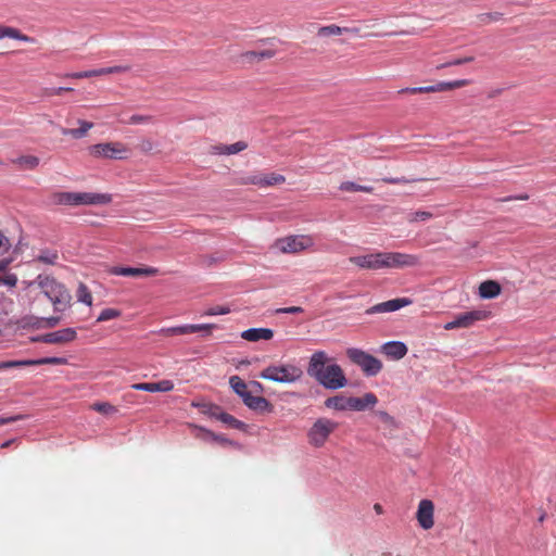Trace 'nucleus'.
Here are the masks:
<instances>
[{"label":"nucleus","mask_w":556,"mask_h":556,"mask_svg":"<svg viewBox=\"0 0 556 556\" xmlns=\"http://www.w3.org/2000/svg\"><path fill=\"white\" fill-rule=\"evenodd\" d=\"M307 375L319 384L329 390H338L346 387L348 379L343 369L338 364H329V356L325 351H315L308 361Z\"/></svg>","instance_id":"nucleus-1"},{"label":"nucleus","mask_w":556,"mask_h":556,"mask_svg":"<svg viewBox=\"0 0 556 556\" xmlns=\"http://www.w3.org/2000/svg\"><path fill=\"white\" fill-rule=\"evenodd\" d=\"M49 201L53 205L79 206L106 204L111 197L104 193L58 191L50 195Z\"/></svg>","instance_id":"nucleus-2"},{"label":"nucleus","mask_w":556,"mask_h":556,"mask_svg":"<svg viewBox=\"0 0 556 556\" xmlns=\"http://www.w3.org/2000/svg\"><path fill=\"white\" fill-rule=\"evenodd\" d=\"M38 286L42 293L52 302L54 309L63 312L71 302V294L67 289L50 276H38Z\"/></svg>","instance_id":"nucleus-3"},{"label":"nucleus","mask_w":556,"mask_h":556,"mask_svg":"<svg viewBox=\"0 0 556 556\" xmlns=\"http://www.w3.org/2000/svg\"><path fill=\"white\" fill-rule=\"evenodd\" d=\"M303 375L304 372L300 366L283 363L267 366L260 372V378L277 383L291 384L300 381Z\"/></svg>","instance_id":"nucleus-4"},{"label":"nucleus","mask_w":556,"mask_h":556,"mask_svg":"<svg viewBox=\"0 0 556 556\" xmlns=\"http://www.w3.org/2000/svg\"><path fill=\"white\" fill-rule=\"evenodd\" d=\"M339 424L326 417L317 418L307 431L309 445L319 448L328 441L329 437L337 430Z\"/></svg>","instance_id":"nucleus-5"},{"label":"nucleus","mask_w":556,"mask_h":556,"mask_svg":"<svg viewBox=\"0 0 556 556\" xmlns=\"http://www.w3.org/2000/svg\"><path fill=\"white\" fill-rule=\"evenodd\" d=\"M315 240L311 235H291L275 241L274 248L283 254H296L314 247Z\"/></svg>","instance_id":"nucleus-6"},{"label":"nucleus","mask_w":556,"mask_h":556,"mask_svg":"<svg viewBox=\"0 0 556 556\" xmlns=\"http://www.w3.org/2000/svg\"><path fill=\"white\" fill-rule=\"evenodd\" d=\"M346 356L353 364L359 366L366 376H376L382 369V363L377 357L361 349H348Z\"/></svg>","instance_id":"nucleus-7"},{"label":"nucleus","mask_w":556,"mask_h":556,"mask_svg":"<svg viewBox=\"0 0 556 556\" xmlns=\"http://www.w3.org/2000/svg\"><path fill=\"white\" fill-rule=\"evenodd\" d=\"M382 269L384 268H405L414 267L419 264L416 255L401 252H382L381 255Z\"/></svg>","instance_id":"nucleus-8"},{"label":"nucleus","mask_w":556,"mask_h":556,"mask_svg":"<svg viewBox=\"0 0 556 556\" xmlns=\"http://www.w3.org/2000/svg\"><path fill=\"white\" fill-rule=\"evenodd\" d=\"M468 79H458L454 81H441L435 85L426 86V87H406L401 90H399V93H409V94H417V93H431V92H443L448 91L457 88H462L469 85Z\"/></svg>","instance_id":"nucleus-9"},{"label":"nucleus","mask_w":556,"mask_h":556,"mask_svg":"<svg viewBox=\"0 0 556 556\" xmlns=\"http://www.w3.org/2000/svg\"><path fill=\"white\" fill-rule=\"evenodd\" d=\"M91 152L96 156L124 160L129 152L128 148L122 142L98 143L91 148Z\"/></svg>","instance_id":"nucleus-10"},{"label":"nucleus","mask_w":556,"mask_h":556,"mask_svg":"<svg viewBox=\"0 0 556 556\" xmlns=\"http://www.w3.org/2000/svg\"><path fill=\"white\" fill-rule=\"evenodd\" d=\"M413 301L409 298H397L392 299L386 302H381L378 304H375L370 307H368L365 311V314L367 315H374V314H386V313H392L395 311H399L403 307H406L410 305Z\"/></svg>","instance_id":"nucleus-11"},{"label":"nucleus","mask_w":556,"mask_h":556,"mask_svg":"<svg viewBox=\"0 0 556 556\" xmlns=\"http://www.w3.org/2000/svg\"><path fill=\"white\" fill-rule=\"evenodd\" d=\"M110 275L114 276H125V277H151L159 274V269L155 267H122V266H113L108 269Z\"/></svg>","instance_id":"nucleus-12"},{"label":"nucleus","mask_w":556,"mask_h":556,"mask_svg":"<svg viewBox=\"0 0 556 556\" xmlns=\"http://www.w3.org/2000/svg\"><path fill=\"white\" fill-rule=\"evenodd\" d=\"M76 330L74 328H64L53 332L45 333L36 339L38 342L48 344H64L76 339Z\"/></svg>","instance_id":"nucleus-13"},{"label":"nucleus","mask_w":556,"mask_h":556,"mask_svg":"<svg viewBox=\"0 0 556 556\" xmlns=\"http://www.w3.org/2000/svg\"><path fill=\"white\" fill-rule=\"evenodd\" d=\"M416 518L424 530H429L434 526V505L430 500H421L418 505Z\"/></svg>","instance_id":"nucleus-14"},{"label":"nucleus","mask_w":556,"mask_h":556,"mask_svg":"<svg viewBox=\"0 0 556 556\" xmlns=\"http://www.w3.org/2000/svg\"><path fill=\"white\" fill-rule=\"evenodd\" d=\"M381 255L382 252L351 256L349 262L363 269L379 270L382 269Z\"/></svg>","instance_id":"nucleus-15"},{"label":"nucleus","mask_w":556,"mask_h":556,"mask_svg":"<svg viewBox=\"0 0 556 556\" xmlns=\"http://www.w3.org/2000/svg\"><path fill=\"white\" fill-rule=\"evenodd\" d=\"M4 38L20 40L27 43L36 42L34 37L23 34L18 28L0 24V40Z\"/></svg>","instance_id":"nucleus-16"},{"label":"nucleus","mask_w":556,"mask_h":556,"mask_svg":"<svg viewBox=\"0 0 556 556\" xmlns=\"http://www.w3.org/2000/svg\"><path fill=\"white\" fill-rule=\"evenodd\" d=\"M274 337V331L269 328H250L241 332V338L250 341L257 342L261 340H271Z\"/></svg>","instance_id":"nucleus-17"},{"label":"nucleus","mask_w":556,"mask_h":556,"mask_svg":"<svg viewBox=\"0 0 556 556\" xmlns=\"http://www.w3.org/2000/svg\"><path fill=\"white\" fill-rule=\"evenodd\" d=\"M378 403L376 394L368 392L363 397L351 396L350 410L362 412Z\"/></svg>","instance_id":"nucleus-18"},{"label":"nucleus","mask_w":556,"mask_h":556,"mask_svg":"<svg viewBox=\"0 0 556 556\" xmlns=\"http://www.w3.org/2000/svg\"><path fill=\"white\" fill-rule=\"evenodd\" d=\"M244 405H247L250 409L260 412V413H271L274 409L273 404L263 396H253L250 394L248 399H244Z\"/></svg>","instance_id":"nucleus-19"},{"label":"nucleus","mask_w":556,"mask_h":556,"mask_svg":"<svg viewBox=\"0 0 556 556\" xmlns=\"http://www.w3.org/2000/svg\"><path fill=\"white\" fill-rule=\"evenodd\" d=\"M382 352L394 359H401L407 354V346L403 342L391 341L382 345Z\"/></svg>","instance_id":"nucleus-20"},{"label":"nucleus","mask_w":556,"mask_h":556,"mask_svg":"<svg viewBox=\"0 0 556 556\" xmlns=\"http://www.w3.org/2000/svg\"><path fill=\"white\" fill-rule=\"evenodd\" d=\"M358 31H359V29L356 27H340L338 25L332 24V25L320 27L318 29L317 34L319 37H328V36H339L344 33L357 35Z\"/></svg>","instance_id":"nucleus-21"},{"label":"nucleus","mask_w":556,"mask_h":556,"mask_svg":"<svg viewBox=\"0 0 556 556\" xmlns=\"http://www.w3.org/2000/svg\"><path fill=\"white\" fill-rule=\"evenodd\" d=\"M501 293V286L495 280H485L479 286V296L482 299H494Z\"/></svg>","instance_id":"nucleus-22"},{"label":"nucleus","mask_w":556,"mask_h":556,"mask_svg":"<svg viewBox=\"0 0 556 556\" xmlns=\"http://www.w3.org/2000/svg\"><path fill=\"white\" fill-rule=\"evenodd\" d=\"M9 264V260L0 261V285L14 288L17 283V276L8 269Z\"/></svg>","instance_id":"nucleus-23"},{"label":"nucleus","mask_w":556,"mask_h":556,"mask_svg":"<svg viewBox=\"0 0 556 556\" xmlns=\"http://www.w3.org/2000/svg\"><path fill=\"white\" fill-rule=\"evenodd\" d=\"M274 55L275 51L273 50L247 51L241 53L240 59L243 63L253 64L261 60L271 59Z\"/></svg>","instance_id":"nucleus-24"},{"label":"nucleus","mask_w":556,"mask_h":556,"mask_svg":"<svg viewBox=\"0 0 556 556\" xmlns=\"http://www.w3.org/2000/svg\"><path fill=\"white\" fill-rule=\"evenodd\" d=\"M78 124L79 128H62V135L79 139L85 137L87 132L93 127V123L83 119H79Z\"/></svg>","instance_id":"nucleus-25"},{"label":"nucleus","mask_w":556,"mask_h":556,"mask_svg":"<svg viewBox=\"0 0 556 556\" xmlns=\"http://www.w3.org/2000/svg\"><path fill=\"white\" fill-rule=\"evenodd\" d=\"M351 396L344 395H334L328 397L325 401V406L327 408L336 409V410H350Z\"/></svg>","instance_id":"nucleus-26"},{"label":"nucleus","mask_w":556,"mask_h":556,"mask_svg":"<svg viewBox=\"0 0 556 556\" xmlns=\"http://www.w3.org/2000/svg\"><path fill=\"white\" fill-rule=\"evenodd\" d=\"M229 384L233 392L238 394L243 402L244 399L250 396L251 392L248 390V384L239 376H231L229 378Z\"/></svg>","instance_id":"nucleus-27"},{"label":"nucleus","mask_w":556,"mask_h":556,"mask_svg":"<svg viewBox=\"0 0 556 556\" xmlns=\"http://www.w3.org/2000/svg\"><path fill=\"white\" fill-rule=\"evenodd\" d=\"M248 148V143L245 141H237L232 144H220L214 147V151L217 154H237Z\"/></svg>","instance_id":"nucleus-28"},{"label":"nucleus","mask_w":556,"mask_h":556,"mask_svg":"<svg viewBox=\"0 0 556 556\" xmlns=\"http://www.w3.org/2000/svg\"><path fill=\"white\" fill-rule=\"evenodd\" d=\"M462 328H468L475 324V321L481 320L485 317L484 313L480 311H472L464 313L457 316Z\"/></svg>","instance_id":"nucleus-29"},{"label":"nucleus","mask_w":556,"mask_h":556,"mask_svg":"<svg viewBox=\"0 0 556 556\" xmlns=\"http://www.w3.org/2000/svg\"><path fill=\"white\" fill-rule=\"evenodd\" d=\"M24 367L38 366V365H65L67 359L65 357H43L39 359H23Z\"/></svg>","instance_id":"nucleus-30"},{"label":"nucleus","mask_w":556,"mask_h":556,"mask_svg":"<svg viewBox=\"0 0 556 556\" xmlns=\"http://www.w3.org/2000/svg\"><path fill=\"white\" fill-rule=\"evenodd\" d=\"M20 169H34L39 165V159L35 155H23L12 160Z\"/></svg>","instance_id":"nucleus-31"},{"label":"nucleus","mask_w":556,"mask_h":556,"mask_svg":"<svg viewBox=\"0 0 556 556\" xmlns=\"http://www.w3.org/2000/svg\"><path fill=\"white\" fill-rule=\"evenodd\" d=\"M339 189L341 191H348V192H366V193H370L372 192V187H369V186H362V185H357L353 181H343Z\"/></svg>","instance_id":"nucleus-32"},{"label":"nucleus","mask_w":556,"mask_h":556,"mask_svg":"<svg viewBox=\"0 0 556 556\" xmlns=\"http://www.w3.org/2000/svg\"><path fill=\"white\" fill-rule=\"evenodd\" d=\"M190 428L194 431V437L197 439H200V440H203V441H207V440L218 441V440H220L218 435L214 434L210 430H206V429H204L202 427H199V426H195V425H190Z\"/></svg>","instance_id":"nucleus-33"},{"label":"nucleus","mask_w":556,"mask_h":556,"mask_svg":"<svg viewBox=\"0 0 556 556\" xmlns=\"http://www.w3.org/2000/svg\"><path fill=\"white\" fill-rule=\"evenodd\" d=\"M76 296L79 302L86 305L90 306L92 304V294L89 291L88 287L83 282H80L77 288Z\"/></svg>","instance_id":"nucleus-34"},{"label":"nucleus","mask_w":556,"mask_h":556,"mask_svg":"<svg viewBox=\"0 0 556 556\" xmlns=\"http://www.w3.org/2000/svg\"><path fill=\"white\" fill-rule=\"evenodd\" d=\"M104 75H106L105 67H102V68H98V70L72 73V74H68L67 77H71L74 79H81V78H90V77L104 76Z\"/></svg>","instance_id":"nucleus-35"},{"label":"nucleus","mask_w":556,"mask_h":556,"mask_svg":"<svg viewBox=\"0 0 556 556\" xmlns=\"http://www.w3.org/2000/svg\"><path fill=\"white\" fill-rule=\"evenodd\" d=\"M90 408L103 415H114L117 413V408L109 402H96Z\"/></svg>","instance_id":"nucleus-36"},{"label":"nucleus","mask_w":556,"mask_h":556,"mask_svg":"<svg viewBox=\"0 0 556 556\" xmlns=\"http://www.w3.org/2000/svg\"><path fill=\"white\" fill-rule=\"evenodd\" d=\"M286 181L285 176L276 173L263 174V187L281 185Z\"/></svg>","instance_id":"nucleus-37"},{"label":"nucleus","mask_w":556,"mask_h":556,"mask_svg":"<svg viewBox=\"0 0 556 556\" xmlns=\"http://www.w3.org/2000/svg\"><path fill=\"white\" fill-rule=\"evenodd\" d=\"M190 330H192V328H187L186 325H182V326L163 328L160 330V333L163 336H182V334H189Z\"/></svg>","instance_id":"nucleus-38"},{"label":"nucleus","mask_w":556,"mask_h":556,"mask_svg":"<svg viewBox=\"0 0 556 556\" xmlns=\"http://www.w3.org/2000/svg\"><path fill=\"white\" fill-rule=\"evenodd\" d=\"M122 315L121 311L116 308L103 309L97 318V323L108 321L114 318H118Z\"/></svg>","instance_id":"nucleus-39"},{"label":"nucleus","mask_w":556,"mask_h":556,"mask_svg":"<svg viewBox=\"0 0 556 556\" xmlns=\"http://www.w3.org/2000/svg\"><path fill=\"white\" fill-rule=\"evenodd\" d=\"M222 422L232 427V428H236V429H240L242 428L243 426V422L236 419L232 415L228 414V413H222L218 415L217 417Z\"/></svg>","instance_id":"nucleus-40"},{"label":"nucleus","mask_w":556,"mask_h":556,"mask_svg":"<svg viewBox=\"0 0 556 556\" xmlns=\"http://www.w3.org/2000/svg\"><path fill=\"white\" fill-rule=\"evenodd\" d=\"M59 255L55 251H43L38 256L37 260L41 263L53 265L56 263Z\"/></svg>","instance_id":"nucleus-41"},{"label":"nucleus","mask_w":556,"mask_h":556,"mask_svg":"<svg viewBox=\"0 0 556 556\" xmlns=\"http://www.w3.org/2000/svg\"><path fill=\"white\" fill-rule=\"evenodd\" d=\"M433 217V214L431 212H428V211H416V212H413L408 215V222L409 223H415V222H419V220H428L430 218Z\"/></svg>","instance_id":"nucleus-42"},{"label":"nucleus","mask_w":556,"mask_h":556,"mask_svg":"<svg viewBox=\"0 0 556 556\" xmlns=\"http://www.w3.org/2000/svg\"><path fill=\"white\" fill-rule=\"evenodd\" d=\"M240 185H255L263 187V174H254L242 177L239 181Z\"/></svg>","instance_id":"nucleus-43"},{"label":"nucleus","mask_w":556,"mask_h":556,"mask_svg":"<svg viewBox=\"0 0 556 556\" xmlns=\"http://www.w3.org/2000/svg\"><path fill=\"white\" fill-rule=\"evenodd\" d=\"M229 313H230V308L228 306L217 305V306H213V307H210L208 309H206L203 313V315L204 316H216V315H226Z\"/></svg>","instance_id":"nucleus-44"},{"label":"nucleus","mask_w":556,"mask_h":556,"mask_svg":"<svg viewBox=\"0 0 556 556\" xmlns=\"http://www.w3.org/2000/svg\"><path fill=\"white\" fill-rule=\"evenodd\" d=\"M473 60H475L473 56L458 58V59L452 60L450 62H446L444 64L438 65L437 68L440 70V68L447 67V66L462 65V64H465V63H470Z\"/></svg>","instance_id":"nucleus-45"},{"label":"nucleus","mask_w":556,"mask_h":556,"mask_svg":"<svg viewBox=\"0 0 556 556\" xmlns=\"http://www.w3.org/2000/svg\"><path fill=\"white\" fill-rule=\"evenodd\" d=\"M150 122H152V116H150V115L134 114L129 117V119L127 121V124L138 125V124H148Z\"/></svg>","instance_id":"nucleus-46"},{"label":"nucleus","mask_w":556,"mask_h":556,"mask_svg":"<svg viewBox=\"0 0 556 556\" xmlns=\"http://www.w3.org/2000/svg\"><path fill=\"white\" fill-rule=\"evenodd\" d=\"M187 328H192L190 330V333L198 332V331H206L207 334H211V330L216 328V325L214 324H202V325H186Z\"/></svg>","instance_id":"nucleus-47"},{"label":"nucleus","mask_w":556,"mask_h":556,"mask_svg":"<svg viewBox=\"0 0 556 556\" xmlns=\"http://www.w3.org/2000/svg\"><path fill=\"white\" fill-rule=\"evenodd\" d=\"M131 70L130 65H115L105 67L106 75L127 73Z\"/></svg>","instance_id":"nucleus-48"},{"label":"nucleus","mask_w":556,"mask_h":556,"mask_svg":"<svg viewBox=\"0 0 556 556\" xmlns=\"http://www.w3.org/2000/svg\"><path fill=\"white\" fill-rule=\"evenodd\" d=\"M138 148L143 153H150L154 148V142L150 138H142L138 144Z\"/></svg>","instance_id":"nucleus-49"},{"label":"nucleus","mask_w":556,"mask_h":556,"mask_svg":"<svg viewBox=\"0 0 556 556\" xmlns=\"http://www.w3.org/2000/svg\"><path fill=\"white\" fill-rule=\"evenodd\" d=\"M21 367H24L23 361L0 362V370Z\"/></svg>","instance_id":"nucleus-50"},{"label":"nucleus","mask_w":556,"mask_h":556,"mask_svg":"<svg viewBox=\"0 0 556 556\" xmlns=\"http://www.w3.org/2000/svg\"><path fill=\"white\" fill-rule=\"evenodd\" d=\"M303 312L301 306H289L277 309V314H300Z\"/></svg>","instance_id":"nucleus-51"},{"label":"nucleus","mask_w":556,"mask_h":556,"mask_svg":"<svg viewBox=\"0 0 556 556\" xmlns=\"http://www.w3.org/2000/svg\"><path fill=\"white\" fill-rule=\"evenodd\" d=\"M376 415L379 417V419L387 424V425H393L394 424V418L389 415L387 412L384 410H378L376 412Z\"/></svg>","instance_id":"nucleus-52"},{"label":"nucleus","mask_w":556,"mask_h":556,"mask_svg":"<svg viewBox=\"0 0 556 556\" xmlns=\"http://www.w3.org/2000/svg\"><path fill=\"white\" fill-rule=\"evenodd\" d=\"M73 91L70 87H59V88H52L47 89L46 94L48 96H61L63 92Z\"/></svg>","instance_id":"nucleus-53"},{"label":"nucleus","mask_w":556,"mask_h":556,"mask_svg":"<svg viewBox=\"0 0 556 556\" xmlns=\"http://www.w3.org/2000/svg\"><path fill=\"white\" fill-rule=\"evenodd\" d=\"M11 244L9 239L0 232V255L9 251Z\"/></svg>","instance_id":"nucleus-54"},{"label":"nucleus","mask_w":556,"mask_h":556,"mask_svg":"<svg viewBox=\"0 0 556 556\" xmlns=\"http://www.w3.org/2000/svg\"><path fill=\"white\" fill-rule=\"evenodd\" d=\"M382 181L386 184H391V185L409 182V180L406 179L405 177H386V178H382Z\"/></svg>","instance_id":"nucleus-55"},{"label":"nucleus","mask_w":556,"mask_h":556,"mask_svg":"<svg viewBox=\"0 0 556 556\" xmlns=\"http://www.w3.org/2000/svg\"><path fill=\"white\" fill-rule=\"evenodd\" d=\"M160 392H169L174 389V383L170 380H161L159 381Z\"/></svg>","instance_id":"nucleus-56"},{"label":"nucleus","mask_w":556,"mask_h":556,"mask_svg":"<svg viewBox=\"0 0 556 556\" xmlns=\"http://www.w3.org/2000/svg\"><path fill=\"white\" fill-rule=\"evenodd\" d=\"M131 388L138 391L150 392V382L134 383Z\"/></svg>","instance_id":"nucleus-57"},{"label":"nucleus","mask_w":556,"mask_h":556,"mask_svg":"<svg viewBox=\"0 0 556 556\" xmlns=\"http://www.w3.org/2000/svg\"><path fill=\"white\" fill-rule=\"evenodd\" d=\"M456 328H462L458 317H456L454 320L448 321L444 325L445 330H452V329H456Z\"/></svg>","instance_id":"nucleus-58"},{"label":"nucleus","mask_w":556,"mask_h":556,"mask_svg":"<svg viewBox=\"0 0 556 556\" xmlns=\"http://www.w3.org/2000/svg\"><path fill=\"white\" fill-rule=\"evenodd\" d=\"M46 321L48 327H55L60 323V317H50Z\"/></svg>","instance_id":"nucleus-59"},{"label":"nucleus","mask_w":556,"mask_h":556,"mask_svg":"<svg viewBox=\"0 0 556 556\" xmlns=\"http://www.w3.org/2000/svg\"><path fill=\"white\" fill-rule=\"evenodd\" d=\"M17 417H10V418H0V426L10 424L12 421H15Z\"/></svg>","instance_id":"nucleus-60"},{"label":"nucleus","mask_w":556,"mask_h":556,"mask_svg":"<svg viewBox=\"0 0 556 556\" xmlns=\"http://www.w3.org/2000/svg\"><path fill=\"white\" fill-rule=\"evenodd\" d=\"M150 392H160L159 382H150Z\"/></svg>","instance_id":"nucleus-61"},{"label":"nucleus","mask_w":556,"mask_h":556,"mask_svg":"<svg viewBox=\"0 0 556 556\" xmlns=\"http://www.w3.org/2000/svg\"><path fill=\"white\" fill-rule=\"evenodd\" d=\"M251 386L256 390V391H263V386L262 383L257 382V381H252L251 382Z\"/></svg>","instance_id":"nucleus-62"},{"label":"nucleus","mask_w":556,"mask_h":556,"mask_svg":"<svg viewBox=\"0 0 556 556\" xmlns=\"http://www.w3.org/2000/svg\"><path fill=\"white\" fill-rule=\"evenodd\" d=\"M374 509L377 514H382V506L380 504H375Z\"/></svg>","instance_id":"nucleus-63"},{"label":"nucleus","mask_w":556,"mask_h":556,"mask_svg":"<svg viewBox=\"0 0 556 556\" xmlns=\"http://www.w3.org/2000/svg\"><path fill=\"white\" fill-rule=\"evenodd\" d=\"M13 442H14V440L5 441L4 443H2V444H1V447H2V448H7V447H9Z\"/></svg>","instance_id":"nucleus-64"}]
</instances>
